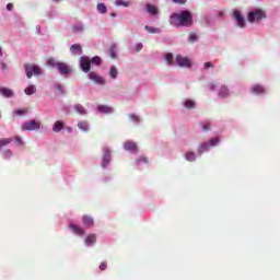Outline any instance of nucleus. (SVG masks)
<instances>
[{"instance_id": "obj_1", "label": "nucleus", "mask_w": 280, "mask_h": 280, "mask_svg": "<svg viewBox=\"0 0 280 280\" xmlns=\"http://www.w3.org/2000/svg\"><path fill=\"white\" fill-rule=\"evenodd\" d=\"M170 23L176 27H191L194 25V15L190 11L173 13L170 18Z\"/></svg>"}, {"instance_id": "obj_2", "label": "nucleus", "mask_w": 280, "mask_h": 280, "mask_svg": "<svg viewBox=\"0 0 280 280\" xmlns=\"http://www.w3.org/2000/svg\"><path fill=\"white\" fill-rule=\"evenodd\" d=\"M261 19H266V11L262 9H254L247 14V21L250 23H259Z\"/></svg>"}, {"instance_id": "obj_3", "label": "nucleus", "mask_w": 280, "mask_h": 280, "mask_svg": "<svg viewBox=\"0 0 280 280\" xmlns=\"http://www.w3.org/2000/svg\"><path fill=\"white\" fill-rule=\"evenodd\" d=\"M26 77L30 79L33 75H40L43 73V70L40 67L34 65V63H25L24 65Z\"/></svg>"}, {"instance_id": "obj_4", "label": "nucleus", "mask_w": 280, "mask_h": 280, "mask_svg": "<svg viewBox=\"0 0 280 280\" xmlns=\"http://www.w3.org/2000/svg\"><path fill=\"white\" fill-rule=\"evenodd\" d=\"M22 130H40V124L36 120H31L22 124Z\"/></svg>"}, {"instance_id": "obj_5", "label": "nucleus", "mask_w": 280, "mask_h": 280, "mask_svg": "<svg viewBox=\"0 0 280 280\" xmlns=\"http://www.w3.org/2000/svg\"><path fill=\"white\" fill-rule=\"evenodd\" d=\"M175 62L178 67H186L188 69L191 67V61L189 60V58L183 57L180 55L176 56Z\"/></svg>"}, {"instance_id": "obj_6", "label": "nucleus", "mask_w": 280, "mask_h": 280, "mask_svg": "<svg viewBox=\"0 0 280 280\" xmlns=\"http://www.w3.org/2000/svg\"><path fill=\"white\" fill-rule=\"evenodd\" d=\"M233 18L236 21L238 27H246V20L244 19V15H242V12L235 10Z\"/></svg>"}, {"instance_id": "obj_7", "label": "nucleus", "mask_w": 280, "mask_h": 280, "mask_svg": "<svg viewBox=\"0 0 280 280\" xmlns=\"http://www.w3.org/2000/svg\"><path fill=\"white\" fill-rule=\"evenodd\" d=\"M80 67L84 73H89L91 71V59L89 57H81Z\"/></svg>"}, {"instance_id": "obj_8", "label": "nucleus", "mask_w": 280, "mask_h": 280, "mask_svg": "<svg viewBox=\"0 0 280 280\" xmlns=\"http://www.w3.org/2000/svg\"><path fill=\"white\" fill-rule=\"evenodd\" d=\"M89 80H92V82H95V84H100L101 86L106 84V81L100 74H97V72H90Z\"/></svg>"}, {"instance_id": "obj_9", "label": "nucleus", "mask_w": 280, "mask_h": 280, "mask_svg": "<svg viewBox=\"0 0 280 280\" xmlns=\"http://www.w3.org/2000/svg\"><path fill=\"white\" fill-rule=\"evenodd\" d=\"M57 69L61 75H69V73H71V68H69L65 62H58Z\"/></svg>"}, {"instance_id": "obj_10", "label": "nucleus", "mask_w": 280, "mask_h": 280, "mask_svg": "<svg viewBox=\"0 0 280 280\" xmlns=\"http://www.w3.org/2000/svg\"><path fill=\"white\" fill-rule=\"evenodd\" d=\"M104 155H103V163H102V167L106 168V166L108 165V163H110V149L108 148H104L103 149Z\"/></svg>"}, {"instance_id": "obj_11", "label": "nucleus", "mask_w": 280, "mask_h": 280, "mask_svg": "<svg viewBox=\"0 0 280 280\" xmlns=\"http://www.w3.org/2000/svg\"><path fill=\"white\" fill-rule=\"evenodd\" d=\"M70 51L73 56H82V46L80 44H74L70 47Z\"/></svg>"}, {"instance_id": "obj_12", "label": "nucleus", "mask_w": 280, "mask_h": 280, "mask_svg": "<svg viewBox=\"0 0 280 280\" xmlns=\"http://www.w3.org/2000/svg\"><path fill=\"white\" fill-rule=\"evenodd\" d=\"M97 110L98 113H103L104 115H110V113H113V107L107 105H98Z\"/></svg>"}, {"instance_id": "obj_13", "label": "nucleus", "mask_w": 280, "mask_h": 280, "mask_svg": "<svg viewBox=\"0 0 280 280\" xmlns=\"http://www.w3.org/2000/svg\"><path fill=\"white\" fill-rule=\"evenodd\" d=\"M252 93H255V95H264V93H266V89L260 84H256L252 88Z\"/></svg>"}, {"instance_id": "obj_14", "label": "nucleus", "mask_w": 280, "mask_h": 280, "mask_svg": "<svg viewBox=\"0 0 280 280\" xmlns=\"http://www.w3.org/2000/svg\"><path fill=\"white\" fill-rule=\"evenodd\" d=\"M124 148L128 152H137V150H138L137 143H135V142H125Z\"/></svg>"}, {"instance_id": "obj_15", "label": "nucleus", "mask_w": 280, "mask_h": 280, "mask_svg": "<svg viewBox=\"0 0 280 280\" xmlns=\"http://www.w3.org/2000/svg\"><path fill=\"white\" fill-rule=\"evenodd\" d=\"M95 242H97V237L95 236V234H90L85 237L86 246H93V244H95Z\"/></svg>"}, {"instance_id": "obj_16", "label": "nucleus", "mask_w": 280, "mask_h": 280, "mask_svg": "<svg viewBox=\"0 0 280 280\" xmlns=\"http://www.w3.org/2000/svg\"><path fill=\"white\" fill-rule=\"evenodd\" d=\"M147 12H149V14H152L153 16H156L159 14V9H156V7L148 3L147 4Z\"/></svg>"}, {"instance_id": "obj_17", "label": "nucleus", "mask_w": 280, "mask_h": 280, "mask_svg": "<svg viewBox=\"0 0 280 280\" xmlns=\"http://www.w3.org/2000/svg\"><path fill=\"white\" fill-rule=\"evenodd\" d=\"M0 94L3 95V97H12V95H14L12 90L8 88H0Z\"/></svg>"}, {"instance_id": "obj_18", "label": "nucleus", "mask_w": 280, "mask_h": 280, "mask_svg": "<svg viewBox=\"0 0 280 280\" xmlns=\"http://www.w3.org/2000/svg\"><path fill=\"white\" fill-rule=\"evenodd\" d=\"M70 229L75 233V235H84V230L75 224H70Z\"/></svg>"}, {"instance_id": "obj_19", "label": "nucleus", "mask_w": 280, "mask_h": 280, "mask_svg": "<svg viewBox=\"0 0 280 280\" xmlns=\"http://www.w3.org/2000/svg\"><path fill=\"white\" fill-rule=\"evenodd\" d=\"M83 224H84V226L91 228V226H93V224H95V222L93 221V219L90 215H84Z\"/></svg>"}, {"instance_id": "obj_20", "label": "nucleus", "mask_w": 280, "mask_h": 280, "mask_svg": "<svg viewBox=\"0 0 280 280\" xmlns=\"http://www.w3.org/2000/svg\"><path fill=\"white\" fill-rule=\"evenodd\" d=\"M11 142H12V138L0 139V150H3V148H5V145H10Z\"/></svg>"}, {"instance_id": "obj_21", "label": "nucleus", "mask_w": 280, "mask_h": 280, "mask_svg": "<svg viewBox=\"0 0 280 280\" xmlns=\"http://www.w3.org/2000/svg\"><path fill=\"white\" fill-rule=\"evenodd\" d=\"M144 30H147L149 34H161V28L152 27L149 25L144 26Z\"/></svg>"}, {"instance_id": "obj_22", "label": "nucleus", "mask_w": 280, "mask_h": 280, "mask_svg": "<svg viewBox=\"0 0 280 280\" xmlns=\"http://www.w3.org/2000/svg\"><path fill=\"white\" fill-rule=\"evenodd\" d=\"M219 95L220 97H229V88H226L225 85L221 86Z\"/></svg>"}, {"instance_id": "obj_23", "label": "nucleus", "mask_w": 280, "mask_h": 280, "mask_svg": "<svg viewBox=\"0 0 280 280\" xmlns=\"http://www.w3.org/2000/svg\"><path fill=\"white\" fill-rule=\"evenodd\" d=\"M63 127H65L63 122L56 121L54 127H52V130H54V132H60V130H62Z\"/></svg>"}, {"instance_id": "obj_24", "label": "nucleus", "mask_w": 280, "mask_h": 280, "mask_svg": "<svg viewBox=\"0 0 280 280\" xmlns=\"http://www.w3.org/2000/svg\"><path fill=\"white\" fill-rule=\"evenodd\" d=\"M74 110L79 113V115H86V108L80 104L74 106Z\"/></svg>"}, {"instance_id": "obj_25", "label": "nucleus", "mask_w": 280, "mask_h": 280, "mask_svg": "<svg viewBox=\"0 0 280 280\" xmlns=\"http://www.w3.org/2000/svg\"><path fill=\"white\" fill-rule=\"evenodd\" d=\"M97 12H100V14H106V12H108V9L106 8V4L98 3L97 4Z\"/></svg>"}, {"instance_id": "obj_26", "label": "nucleus", "mask_w": 280, "mask_h": 280, "mask_svg": "<svg viewBox=\"0 0 280 280\" xmlns=\"http://www.w3.org/2000/svg\"><path fill=\"white\" fill-rule=\"evenodd\" d=\"M109 56L113 59L117 58V46L116 45H112L109 47Z\"/></svg>"}, {"instance_id": "obj_27", "label": "nucleus", "mask_w": 280, "mask_h": 280, "mask_svg": "<svg viewBox=\"0 0 280 280\" xmlns=\"http://www.w3.org/2000/svg\"><path fill=\"white\" fill-rule=\"evenodd\" d=\"M165 60L170 67L174 65V55L172 52H168L165 55Z\"/></svg>"}, {"instance_id": "obj_28", "label": "nucleus", "mask_w": 280, "mask_h": 280, "mask_svg": "<svg viewBox=\"0 0 280 280\" xmlns=\"http://www.w3.org/2000/svg\"><path fill=\"white\" fill-rule=\"evenodd\" d=\"M24 93L26 95H34L36 93V86L35 85H30L24 90Z\"/></svg>"}, {"instance_id": "obj_29", "label": "nucleus", "mask_w": 280, "mask_h": 280, "mask_svg": "<svg viewBox=\"0 0 280 280\" xmlns=\"http://www.w3.org/2000/svg\"><path fill=\"white\" fill-rule=\"evenodd\" d=\"M118 73L119 72L117 71V68H115V66H112V68L109 70L110 78H113V80L117 79Z\"/></svg>"}, {"instance_id": "obj_30", "label": "nucleus", "mask_w": 280, "mask_h": 280, "mask_svg": "<svg viewBox=\"0 0 280 280\" xmlns=\"http://www.w3.org/2000/svg\"><path fill=\"white\" fill-rule=\"evenodd\" d=\"M78 128H80V130H83L84 132H86V130H89V122L88 121H81L78 124Z\"/></svg>"}, {"instance_id": "obj_31", "label": "nucleus", "mask_w": 280, "mask_h": 280, "mask_svg": "<svg viewBox=\"0 0 280 280\" xmlns=\"http://www.w3.org/2000/svg\"><path fill=\"white\" fill-rule=\"evenodd\" d=\"M185 108H196V102L191 101V100H186V102L184 103Z\"/></svg>"}, {"instance_id": "obj_32", "label": "nucleus", "mask_w": 280, "mask_h": 280, "mask_svg": "<svg viewBox=\"0 0 280 280\" xmlns=\"http://www.w3.org/2000/svg\"><path fill=\"white\" fill-rule=\"evenodd\" d=\"M115 5H118V7L122 5V8H128V7H130V2H126L124 0H116Z\"/></svg>"}, {"instance_id": "obj_33", "label": "nucleus", "mask_w": 280, "mask_h": 280, "mask_svg": "<svg viewBox=\"0 0 280 280\" xmlns=\"http://www.w3.org/2000/svg\"><path fill=\"white\" fill-rule=\"evenodd\" d=\"M72 32L78 33V32H84V26L82 24H77L72 26Z\"/></svg>"}, {"instance_id": "obj_34", "label": "nucleus", "mask_w": 280, "mask_h": 280, "mask_svg": "<svg viewBox=\"0 0 280 280\" xmlns=\"http://www.w3.org/2000/svg\"><path fill=\"white\" fill-rule=\"evenodd\" d=\"M199 152L200 154H202V152H209V143L205 142L203 144H201L199 148Z\"/></svg>"}, {"instance_id": "obj_35", "label": "nucleus", "mask_w": 280, "mask_h": 280, "mask_svg": "<svg viewBox=\"0 0 280 280\" xmlns=\"http://www.w3.org/2000/svg\"><path fill=\"white\" fill-rule=\"evenodd\" d=\"M90 62H92V65H102V58H100V56H95L90 60Z\"/></svg>"}, {"instance_id": "obj_36", "label": "nucleus", "mask_w": 280, "mask_h": 280, "mask_svg": "<svg viewBox=\"0 0 280 280\" xmlns=\"http://www.w3.org/2000/svg\"><path fill=\"white\" fill-rule=\"evenodd\" d=\"M185 156H186V161H194L196 159V153L187 152Z\"/></svg>"}, {"instance_id": "obj_37", "label": "nucleus", "mask_w": 280, "mask_h": 280, "mask_svg": "<svg viewBox=\"0 0 280 280\" xmlns=\"http://www.w3.org/2000/svg\"><path fill=\"white\" fill-rule=\"evenodd\" d=\"M141 163L148 164V158L140 156L138 160H136V165H141Z\"/></svg>"}, {"instance_id": "obj_38", "label": "nucleus", "mask_w": 280, "mask_h": 280, "mask_svg": "<svg viewBox=\"0 0 280 280\" xmlns=\"http://www.w3.org/2000/svg\"><path fill=\"white\" fill-rule=\"evenodd\" d=\"M48 67H58V62H56V59L50 58L47 60Z\"/></svg>"}, {"instance_id": "obj_39", "label": "nucleus", "mask_w": 280, "mask_h": 280, "mask_svg": "<svg viewBox=\"0 0 280 280\" xmlns=\"http://www.w3.org/2000/svg\"><path fill=\"white\" fill-rule=\"evenodd\" d=\"M211 148H213L214 145H218L220 143V139L219 138H212L209 141Z\"/></svg>"}, {"instance_id": "obj_40", "label": "nucleus", "mask_w": 280, "mask_h": 280, "mask_svg": "<svg viewBox=\"0 0 280 280\" xmlns=\"http://www.w3.org/2000/svg\"><path fill=\"white\" fill-rule=\"evenodd\" d=\"M189 43H196V40H198V35H196L195 33H191L188 37Z\"/></svg>"}, {"instance_id": "obj_41", "label": "nucleus", "mask_w": 280, "mask_h": 280, "mask_svg": "<svg viewBox=\"0 0 280 280\" xmlns=\"http://www.w3.org/2000/svg\"><path fill=\"white\" fill-rule=\"evenodd\" d=\"M3 159H12V152L10 150L4 151Z\"/></svg>"}, {"instance_id": "obj_42", "label": "nucleus", "mask_w": 280, "mask_h": 280, "mask_svg": "<svg viewBox=\"0 0 280 280\" xmlns=\"http://www.w3.org/2000/svg\"><path fill=\"white\" fill-rule=\"evenodd\" d=\"M202 130H205V131L211 130V124L210 122H203L202 124Z\"/></svg>"}, {"instance_id": "obj_43", "label": "nucleus", "mask_w": 280, "mask_h": 280, "mask_svg": "<svg viewBox=\"0 0 280 280\" xmlns=\"http://www.w3.org/2000/svg\"><path fill=\"white\" fill-rule=\"evenodd\" d=\"M142 49H143V44H141V43L137 44V46L135 47V51H136V52H139V51H141Z\"/></svg>"}, {"instance_id": "obj_44", "label": "nucleus", "mask_w": 280, "mask_h": 280, "mask_svg": "<svg viewBox=\"0 0 280 280\" xmlns=\"http://www.w3.org/2000/svg\"><path fill=\"white\" fill-rule=\"evenodd\" d=\"M203 68H205V69H213V62H211V61L206 62V63L203 65Z\"/></svg>"}, {"instance_id": "obj_45", "label": "nucleus", "mask_w": 280, "mask_h": 280, "mask_svg": "<svg viewBox=\"0 0 280 280\" xmlns=\"http://www.w3.org/2000/svg\"><path fill=\"white\" fill-rule=\"evenodd\" d=\"M15 115H25L27 113V109H16Z\"/></svg>"}, {"instance_id": "obj_46", "label": "nucleus", "mask_w": 280, "mask_h": 280, "mask_svg": "<svg viewBox=\"0 0 280 280\" xmlns=\"http://www.w3.org/2000/svg\"><path fill=\"white\" fill-rule=\"evenodd\" d=\"M13 8H14V4H12V3H8V4H7V10H8L9 12H12Z\"/></svg>"}, {"instance_id": "obj_47", "label": "nucleus", "mask_w": 280, "mask_h": 280, "mask_svg": "<svg viewBox=\"0 0 280 280\" xmlns=\"http://www.w3.org/2000/svg\"><path fill=\"white\" fill-rule=\"evenodd\" d=\"M107 268L106 262H101L100 270L104 271Z\"/></svg>"}, {"instance_id": "obj_48", "label": "nucleus", "mask_w": 280, "mask_h": 280, "mask_svg": "<svg viewBox=\"0 0 280 280\" xmlns=\"http://www.w3.org/2000/svg\"><path fill=\"white\" fill-rule=\"evenodd\" d=\"M174 3L185 4L187 0H173Z\"/></svg>"}, {"instance_id": "obj_49", "label": "nucleus", "mask_w": 280, "mask_h": 280, "mask_svg": "<svg viewBox=\"0 0 280 280\" xmlns=\"http://www.w3.org/2000/svg\"><path fill=\"white\" fill-rule=\"evenodd\" d=\"M15 141L20 144L23 145V140L20 137H15Z\"/></svg>"}, {"instance_id": "obj_50", "label": "nucleus", "mask_w": 280, "mask_h": 280, "mask_svg": "<svg viewBox=\"0 0 280 280\" xmlns=\"http://www.w3.org/2000/svg\"><path fill=\"white\" fill-rule=\"evenodd\" d=\"M130 118H131L133 121H139V117L136 116V115H130Z\"/></svg>"}, {"instance_id": "obj_51", "label": "nucleus", "mask_w": 280, "mask_h": 280, "mask_svg": "<svg viewBox=\"0 0 280 280\" xmlns=\"http://www.w3.org/2000/svg\"><path fill=\"white\" fill-rule=\"evenodd\" d=\"M5 67H7L5 63H2V65H1L2 71H5Z\"/></svg>"}, {"instance_id": "obj_52", "label": "nucleus", "mask_w": 280, "mask_h": 280, "mask_svg": "<svg viewBox=\"0 0 280 280\" xmlns=\"http://www.w3.org/2000/svg\"><path fill=\"white\" fill-rule=\"evenodd\" d=\"M213 89H215V84L210 85V91H213Z\"/></svg>"}, {"instance_id": "obj_53", "label": "nucleus", "mask_w": 280, "mask_h": 280, "mask_svg": "<svg viewBox=\"0 0 280 280\" xmlns=\"http://www.w3.org/2000/svg\"><path fill=\"white\" fill-rule=\"evenodd\" d=\"M58 91H62V85H57Z\"/></svg>"}, {"instance_id": "obj_54", "label": "nucleus", "mask_w": 280, "mask_h": 280, "mask_svg": "<svg viewBox=\"0 0 280 280\" xmlns=\"http://www.w3.org/2000/svg\"><path fill=\"white\" fill-rule=\"evenodd\" d=\"M3 56V50L0 47V57Z\"/></svg>"}, {"instance_id": "obj_55", "label": "nucleus", "mask_w": 280, "mask_h": 280, "mask_svg": "<svg viewBox=\"0 0 280 280\" xmlns=\"http://www.w3.org/2000/svg\"><path fill=\"white\" fill-rule=\"evenodd\" d=\"M112 16H117V14H115V13H112Z\"/></svg>"}, {"instance_id": "obj_56", "label": "nucleus", "mask_w": 280, "mask_h": 280, "mask_svg": "<svg viewBox=\"0 0 280 280\" xmlns=\"http://www.w3.org/2000/svg\"><path fill=\"white\" fill-rule=\"evenodd\" d=\"M55 1H60V0H55Z\"/></svg>"}]
</instances>
